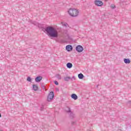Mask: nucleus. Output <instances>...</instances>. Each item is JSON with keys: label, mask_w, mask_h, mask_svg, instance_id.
Returning <instances> with one entry per match:
<instances>
[{"label": "nucleus", "mask_w": 131, "mask_h": 131, "mask_svg": "<svg viewBox=\"0 0 131 131\" xmlns=\"http://www.w3.org/2000/svg\"><path fill=\"white\" fill-rule=\"evenodd\" d=\"M76 50L77 52H78L79 53H81L82 51H83V47L82 46L79 45L76 47Z\"/></svg>", "instance_id": "obj_6"}, {"label": "nucleus", "mask_w": 131, "mask_h": 131, "mask_svg": "<svg viewBox=\"0 0 131 131\" xmlns=\"http://www.w3.org/2000/svg\"><path fill=\"white\" fill-rule=\"evenodd\" d=\"M45 31L47 33L48 35L51 37H58V31L53 27H47L45 29Z\"/></svg>", "instance_id": "obj_1"}, {"label": "nucleus", "mask_w": 131, "mask_h": 131, "mask_svg": "<svg viewBox=\"0 0 131 131\" xmlns=\"http://www.w3.org/2000/svg\"><path fill=\"white\" fill-rule=\"evenodd\" d=\"M71 123H72V125H75V124H76V122L72 121Z\"/></svg>", "instance_id": "obj_21"}, {"label": "nucleus", "mask_w": 131, "mask_h": 131, "mask_svg": "<svg viewBox=\"0 0 131 131\" xmlns=\"http://www.w3.org/2000/svg\"><path fill=\"white\" fill-rule=\"evenodd\" d=\"M28 81H31V78H30V77H28L27 79Z\"/></svg>", "instance_id": "obj_20"}, {"label": "nucleus", "mask_w": 131, "mask_h": 131, "mask_svg": "<svg viewBox=\"0 0 131 131\" xmlns=\"http://www.w3.org/2000/svg\"><path fill=\"white\" fill-rule=\"evenodd\" d=\"M124 62L125 64H129L130 63V60L128 58H124Z\"/></svg>", "instance_id": "obj_10"}, {"label": "nucleus", "mask_w": 131, "mask_h": 131, "mask_svg": "<svg viewBox=\"0 0 131 131\" xmlns=\"http://www.w3.org/2000/svg\"><path fill=\"white\" fill-rule=\"evenodd\" d=\"M78 77H79V79H82V78H83V77H84L83 74H82L81 73L79 74Z\"/></svg>", "instance_id": "obj_16"}, {"label": "nucleus", "mask_w": 131, "mask_h": 131, "mask_svg": "<svg viewBox=\"0 0 131 131\" xmlns=\"http://www.w3.org/2000/svg\"><path fill=\"white\" fill-rule=\"evenodd\" d=\"M54 83H55V84H56V85H58V84H59V83H58V81H54Z\"/></svg>", "instance_id": "obj_22"}, {"label": "nucleus", "mask_w": 131, "mask_h": 131, "mask_svg": "<svg viewBox=\"0 0 131 131\" xmlns=\"http://www.w3.org/2000/svg\"><path fill=\"white\" fill-rule=\"evenodd\" d=\"M70 79H71V78L70 77L67 76L64 78V80L65 81H68L70 80Z\"/></svg>", "instance_id": "obj_15"}, {"label": "nucleus", "mask_w": 131, "mask_h": 131, "mask_svg": "<svg viewBox=\"0 0 131 131\" xmlns=\"http://www.w3.org/2000/svg\"><path fill=\"white\" fill-rule=\"evenodd\" d=\"M94 3L96 6H97V7H102L103 5V2L99 0H95L94 1Z\"/></svg>", "instance_id": "obj_5"}, {"label": "nucleus", "mask_w": 131, "mask_h": 131, "mask_svg": "<svg viewBox=\"0 0 131 131\" xmlns=\"http://www.w3.org/2000/svg\"><path fill=\"white\" fill-rule=\"evenodd\" d=\"M66 50H68V52H70L73 50V48L71 45H68L66 46Z\"/></svg>", "instance_id": "obj_8"}, {"label": "nucleus", "mask_w": 131, "mask_h": 131, "mask_svg": "<svg viewBox=\"0 0 131 131\" xmlns=\"http://www.w3.org/2000/svg\"><path fill=\"white\" fill-rule=\"evenodd\" d=\"M73 78H74V79H75V77H73Z\"/></svg>", "instance_id": "obj_25"}, {"label": "nucleus", "mask_w": 131, "mask_h": 131, "mask_svg": "<svg viewBox=\"0 0 131 131\" xmlns=\"http://www.w3.org/2000/svg\"><path fill=\"white\" fill-rule=\"evenodd\" d=\"M33 90L34 91H37V90H38V87L37 86V85H33Z\"/></svg>", "instance_id": "obj_13"}, {"label": "nucleus", "mask_w": 131, "mask_h": 131, "mask_svg": "<svg viewBox=\"0 0 131 131\" xmlns=\"http://www.w3.org/2000/svg\"><path fill=\"white\" fill-rule=\"evenodd\" d=\"M61 24H62V26H64L65 27H69V25H68V24L66 23H61Z\"/></svg>", "instance_id": "obj_17"}, {"label": "nucleus", "mask_w": 131, "mask_h": 131, "mask_svg": "<svg viewBox=\"0 0 131 131\" xmlns=\"http://www.w3.org/2000/svg\"><path fill=\"white\" fill-rule=\"evenodd\" d=\"M66 111H67V112L70 113V117L71 119H73V118H75V115L73 113H72V112H71V111L70 110V107H67Z\"/></svg>", "instance_id": "obj_3"}, {"label": "nucleus", "mask_w": 131, "mask_h": 131, "mask_svg": "<svg viewBox=\"0 0 131 131\" xmlns=\"http://www.w3.org/2000/svg\"><path fill=\"white\" fill-rule=\"evenodd\" d=\"M68 68H72V63L69 62L67 64Z\"/></svg>", "instance_id": "obj_14"}, {"label": "nucleus", "mask_w": 131, "mask_h": 131, "mask_svg": "<svg viewBox=\"0 0 131 131\" xmlns=\"http://www.w3.org/2000/svg\"><path fill=\"white\" fill-rule=\"evenodd\" d=\"M61 37H65V36H68V31L67 30H64L60 36Z\"/></svg>", "instance_id": "obj_7"}, {"label": "nucleus", "mask_w": 131, "mask_h": 131, "mask_svg": "<svg viewBox=\"0 0 131 131\" xmlns=\"http://www.w3.org/2000/svg\"><path fill=\"white\" fill-rule=\"evenodd\" d=\"M56 41L57 42H59L60 43H63L64 42V40H63V39H56Z\"/></svg>", "instance_id": "obj_12"}, {"label": "nucleus", "mask_w": 131, "mask_h": 131, "mask_svg": "<svg viewBox=\"0 0 131 131\" xmlns=\"http://www.w3.org/2000/svg\"><path fill=\"white\" fill-rule=\"evenodd\" d=\"M53 99H54V92H51L47 97V101L51 102Z\"/></svg>", "instance_id": "obj_4"}, {"label": "nucleus", "mask_w": 131, "mask_h": 131, "mask_svg": "<svg viewBox=\"0 0 131 131\" xmlns=\"http://www.w3.org/2000/svg\"><path fill=\"white\" fill-rule=\"evenodd\" d=\"M56 77L57 78H58V79H61V75H60L59 74L56 75Z\"/></svg>", "instance_id": "obj_18"}, {"label": "nucleus", "mask_w": 131, "mask_h": 131, "mask_svg": "<svg viewBox=\"0 0 131 131\" xmlns=\"http://www.w3.org/2000/svg\"><path fill=\"white\" fill-rule=\"evenodd\" d=\"M68 12L71 17H77L79 14V11H78V10L75 8H70L69 9Z\"/></svg>", "instance_id": "obj_2"}, {"label": "nucleus", "mask_w": 131, "mask_h": 131, "mask_svg": "<svg viewBox=\"0 0 131 131\" xmlns=\"http://www.w3.org/2000/svg\"><path fill=\"white\" fill-rule=\"evenodd\" d=\"M72 98L74 99V100H77L78 97L76 94H73L71 95Z\"/></svg>", "instance_id": "obj_11"}, {"label": "nucleus", "mask_w": 131, "mask_h": 131, "mask_svg": "<svg viewBox=\"0 0 131 131\" xmlns=\"http://www.w3.org/2000/svg\"><path fill=\"white\" fill-rule=\"evenodd\" d=\"M33 24H34V25H36V23H33Z\"/></svg>", "instance_id": "obj_23"}, {"label": "nucleus", "mask_w": 131, "mask_h": 131, "mask_svg": "<svg viewBox=\"0 0 131 131\" xmlns=\"http://www.w3.org/2000/svg\"><path fill=\"white\" fill-rule=\"evenodd\" d=\"M41 79H42V77L38 76L35 78V80L36 82H39L41 81Z\"/></svg>", "instance_id": "obj_9"}, {"label": "nucleus", "mask_w": 131, "mask_h": 131, "mask_svg": "<svg viewBox=\"0 0 131 131\" xmlns=\"http://www.w3.org/2000/svg\"><path fill=\"white\" fill-rule=\"evenodd\" d=\"M105 1H108V0H105Z\"/></svg>", "instance_id": "obj_26"}, {"label": "nucleus", "mask_w": 131, "mask_h": 131, "mask_svg": "<svg viewBox=\"0 0 131 131\" xmlns=\"http://www.w3.org/2000/svg\"><path fill=\"white\" fill-rule=\"evenodd\" d=\"M0 117H2V114L0 113Z\"/></svg>", "instance_id": "obj_24"}, {"label": "nucleus", "mask_w": 131, "mask_h": 131, "mask_svg": "<svg viewBox=\"0 0 131 131\" xmlns=\"http://www.w3.org/2000/svg\"><path fill=\"white\" fill-rule=\"evenodd\" d=\"M111 8L112 9H115L116 7H115V5H111Z\"/></svg>", "instance_id": "obj_19"}]
</instances>
